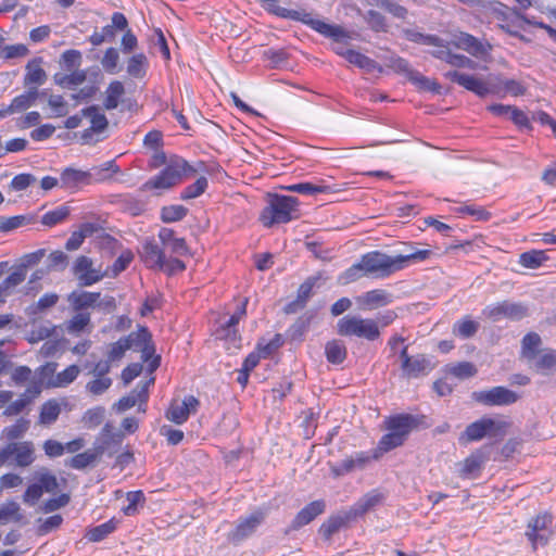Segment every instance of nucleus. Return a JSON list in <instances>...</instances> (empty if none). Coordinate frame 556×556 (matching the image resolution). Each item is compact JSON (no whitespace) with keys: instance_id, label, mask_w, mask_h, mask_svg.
Segmentation results:
<instances>
[{"instance_id":"f257e3e1","label":"nucleus","mask_w":556,"mask_h":556,"mask_svg":"<svg viewBox=\"0 0 556 556\" xmlns=\"http://www.w3.org/2000/svg\"><path fill=\"white\" fill-rule=\"evenodd\" d=\"M431 250H415L408 254L391 256L380 251L368 252L361 257L366 276L377 278L389 277L391 274L404 269L409 263L428 260Z\"/></svg>"},{"instance_id":"f03ea898","label":"nucleus","mask_w":556,"mask_h":556,"mask_svg":"<svg viewBox=\"0 0 556 556\" xmlns=\"http://www.w3.org/2000/svg\"><path fill=\"white\" fill-rule=\"evenodd\" d=\"M421 419L410 414H399L386 419L388 433L381 437L378 450L387 453L401 446L407 439L410 431L419 426Z\"/></svg>"},{"instance_id":"7ed1b4c3","label":"nucleus","mask_w":556,"mask_h":556,"mask_svg":"<svg viewBox=\"0 0 556 556\" xmlns=\"http://www.w3.org/2000/svg\"><path fill=\"white\" fill-rule=\"evenodd\" d=\"M298 205L299 200L295 197L269 195L268 205L261 213V220L265 227L289 223L298 217Z\"/></svg>"},{"instance_id":"20e7f679","label":"nucleus","mask_w":556,"mask_h":556,"mask_svg":"<svg viewBox=\"0 0 556 556\" xmlns=\"http://www.w3.org/2000/svg\"><path fill=\"white\" fill-rule=\"evenodd\" d=\"M264 8L267 12L275 14L276 16L302 22L323 36L338 37L343 33L339 25H331L324 21L313 18L312 15L306 12H300L280 7L279 0H269L265 3Z\"/></svg>"},{"instance_id":"39448f33","label":"nucleus","mask_w":556,"mask_h":556,"mask_svg":"<svg viewBox=\"0 0 556 556\" xmlns=\"http://www.w3.org/2000/svg\"><path fill=\"white\" fill-rule=\"evenodd\" d=\"M197 173L187 161L180 157L172 159L161 173L144 182L143 189H169L179 184L184 176H192Z\"/></svg>"},{"instance_id":"423d86ee","label":"nucleus","mask_w":556,"mask_h":556,"mask_svg":"<svg viewBox=\"0 0 556 556\" xmlns=\"http://www.w3.org/2000/svg\"><path fill=\"white\" fill-rule=\"evenodd\" d=\"M337 331L343 337H358L368 341H375L380 337L379 326L377 321L359 316L346 315L338 320Z\"/></svg>"},{"instance_id":"0eeeda50","label":"nucleus","mask_w":556,"mask_h":556,"mask_svg":"<svg viewBox=\"0 0 556 556\" xmlns=\"http://www.w3.org/2000/svg\"><path fill=\"white\" fill-rule=\"evenodd\" d=\"M10 459L17 467H28L35 459V445L31 441L9 442L0 448V464L5 465Z\"/></svg>"},{"instance_id":"6e6552de","label":"nucleus","mask_w":556,"mask_h":556,"mask_svg":"<svg viewBox=\"0 0 556 556\" xmlns=\"http://www.w3.org/2000/svg\"><path fill=\"white\" fill-rule=\"evenodd\" d=\"M471 399L484 406H507L519 400V394L506 387L497 386L488 390L475 391Z\"/></svg>"},{"instance_id":"1a4fd4ad","label":"nucleus","mask_w":556,"mask_h":556,"mask_svg":"<svg viewBox=\"0 0 556 556\" xmlns=\"http://www.w3.org/2000/svg\"><path fill=\"white\" fill-rule=\"evenodd\" d=\"M266 516V509H257L247 517L239 518L236 528L227 535L228 541L232 544L241 543L256 531Z\"/></svg>"},{"instance_id":"9d476101","label":"nucleus","mask_w":556,"mask_h":556,"mask_svg":"<svg viewBox=\"0 0 556 556\" xmlns=\"http://www.w3.org/2000/svg\"><path fill=\"white\" fill-rule=\"evenodd\" d=\"M72 274L80 288L90 287L101 281L105 276L101 268L94 267L93 261L86 255H80L75 260Z\"/></svg>"},{"instance_id":"9b49d317","label":"nucleus","mask_w":556,"mask_h":556,"mask_svg":"<svg viewBox=\"0 0 556 556\" xmlns=\"http://www.w3.org/2000/svg\"><path fill=\"white\" fill-rule=\"evenodd\" d=\"M482 315L493 321H497L502 317H506L511 320H520L528 316V308L521 303L503 301L493 305H488L482 311Z\"/></svg>"},{"instance_id":"f8f14e48","label":"nucleus","mask_w":556,"mask_h":556,"mask_svg":"<svg viewBox=\"0 0 556 556\" xmlns=\"http://www.w3.org/2000/svg\"><path fill=\"white\" fill-rule=\"evenodd\" d=\"M453 43L456 48L462 49L478 59H484L493 49L491 43L486 41L483 42L475 36L464 31L454 35Z\"/></svg>"},{"instance_id":"ddd939ff","label":"nucleus","mask_w":556,"mask_h":556,"mask_svg":"<svg viewBox=\"0 0 556 556\" xmlns=\"http://www.w3.org/2000/svg\"><path fill=\"white\" fill-rule=\"evenodd\" d=\"M505 424L497 422L492 418H481L475 422L468 425L463 433L460 440L466 438L467 442L479 441L486 434L496 435L504 428Z\"/></svg>"},{"instance_id":"4468645a","label":"nucleus","mask_w":556,"mask_h":556,"mask_svg":"<svg viewBox=\"0 0 556 556\" xmlns=\"http://www.w3.org/2000/svg\"><path fill=\"white\" fill-rule=\"evenodd\" d=\"M200 402L193 395L186 396L181 403L173 401L166 410L165 417L174 424L186 422L191 413H195Z\"/></svg>"},{"instance_id":"2eb2a0df","label":"nucleus","mask_w":556,"mask_h":556,"mask_svg":"<svg viewBox=\"0 0 556 556\" xmlns=\"http://www.w3.org/2000/svg\"><path fill=\"white\" fill-rule=\"evenodd\" d=\"M326 503L324 500L313 501L303 507L293 518L289 528L286 530L288 534L290 531H295L301 529L302 527L308 525L313 521L317 516L325 513Z\"/></svg>"},{"instance_id":"dca6fc26","label":"nucleus","mask_w":556,"mask_h":556,"mask_svg":"<svg viewBox=\"0 0 556 556\" xmlns=\"http://www.w3.org/2000/svg\"><path fill=\"white\" fill-rule=\"evenodd\" d=\"M551 523L552 516L548 514L539 515L529 522L526 535L532 542L534 549L538 544L545 545L548 542L549 534L546 529Z\"/></svg>"},{"instance_id":"f3484780","label":"nucleus","mask_w":556,"mask_h":556,"mask_svg":"<svg viewBox=\"0 0 556 556\" xmlns=\"http://www.w3.org/2000/svg\"><path fill=\"white\" fill-rule=\"evenodd\" d=\"M141 258L147 267L153 269H163L165 267L164 250L154 241L147 239L140 252Z\"/></svg>"},{"instance_id":"a211bd4d","label":"nucleus","mask_w":556,"mask_h":556,"mask_svg":"<svg viewBox=\"0 0 556 556\" xmlns=\"http://www.w3.org/2000/svg\"><path fill=\"white\" fill-rule=\"evenodd\" d=\"M383 500V494H381L377 490H372L366 493L353 506H351L348 509L350 513V518L356 520L357 518L364 516L365 514L380 505Z\"/></svg>"},{"instance_id":"6ab92c4d","label":"nucleus","mask_w":556,"mask_h":556,"mask_svg":"<svg viewBox=\"0 0 556 556\" xmlns=\"http://www.w3.org/2000/svg\"><path fill=\"white\" fill-rule=\"evenodd\" d=\"M109 450V442H100L94 446L93 450L85 451L84 453L76 454L73 456L66 465L74 469H85L96 462V459L103 455Z\"/></svg>"},{"instance_id":"aec40b11","label":"nucleus","mask_w":556,"mask_h":556,"mask_svg":"<svg viewBox=\"0 0 556 556\" xmlns=\"http://www.w3.org/2000/svg\"><path fill=\"white\" fill-rule=\"evenodd\" d=\"M159 239L165 249H169L172 253L184 256L189 254V248L184 238L175 237V231L170 228L163 227L159 231Z\"/></svg>"},{"instance_id":"412c9836","label":"nucleus","mask_w":556,"mask_h":556,"mask_svg":"<svg viewBox=\"0 0 556 556\" xmlns=\"http://www.w3.org/2000/svg\"><path fill=\"white\" fill-rule=\"evenodd\" d=\"M351 521L354 520L350 518L349 510L330 516L321 523L319 533L325 540H330L333 534L338 533L342 528H345Z\"/></svg>"},{"instance_id":"4be33fe9","label":"nucleus","mask_w":556,"mask_h":556,"mask_svg":"<svg viewBox=\"0 0 556 556\" xmlns=\"http://www.w3.org/2000/svg\"><path fill=\"white\" fill-rule=\"evenodd\" d=\"M358 304L365 309H376L392 302V295L382 289L365 292L357 298Z\"/></svg>"},{"instance_id":"5701e85b","label":"nucleus","mask_w":556,"mask_h":556,"mask_svg":"<svg viewBox=\"0 0 556 556\" xmlns=\"http://www.w3.org/2000/svg\"><path fill=\"white\" fill-rule=\"evenodd\" d=\"M98 298L99 292L75 290L68 294L67 302L75 312H83L87 308H94Z\"/></svg>"},{"instance_id":"b1692460","label":"nucleus","mask_w":556,"mask_h":556,"mask_svg":"<svg viewBox=\"0 0 556 556\" xmlns=\"http://www.w3.org/2000/svg\"><path fill=\"white\" fill-rule=\"evenodd\" d=\"M403 375L407 378H418L426 376L432 369L430 359L425 354L413 356L406 366H401Z\"/></svg>"},{"instance_id":"393cba45","label":"nucleus","mask_w":556,"mask_h":556,"mask_svg":"<svg viewBox=\"0 0 556 556\" xmlns=\"http://www.w3.org/2000/svg\"><path fill=\"white\" fill-rule=\"evenodd\" d=\"M60 181L62 188L74 190L90 185V175L86 170L67 167L62 172Z\"/></svg>"},{"instance_id":"a878e982","label":"nucleus","mask_w":556,"mask_h":556,"mask_svg":"<svg viewBox=\"0 0 556 556\" xmlns=\"http://www.w3.org/2000/svg\"><path fill=\"white\" fill-rule=\"evenodd\" d=\"M41 58H36L27 63L26 74L24 76L25 86H40L46 83L47 74L45 70L41 67Z\"/></svg>"},{"instance_id":"bb28decb","label":"nucleus","mask_w":556,"mask_h":556,"mask_svg":"<svg viewBox=\"0 0 556 556\" xmlns=\"http://www.w3.org/2000/svg\"><path fill=\"white\" fill-rule=\"evenodd\" d=\"M81 115L89 118L90 129L96 131L97 135L103 132L109 127L106 116L101 113L98 105H90L81 110Z\"/></svg>"},{"instance_id":"cd10ccee","label":"nucleus","mask_w":556,"mask_h":556,"mask_svg":"<svg viewBox=\"0 0 556 556\" xmlns=\"http://www.w3.org/2000/svg\"><path fill=\"white\" fill-rule=\"evenodd\" d=\"M403 34L404 37L412 42L446 48L445 41L437 35H427L410 28L404 29Z\"/></svg>"},{"instance_id":"c85d7f7f","label":"nucleus","mask_w":556,"mask_h":556,"mask_svg":"<svg viewBox=\"0 0 556 556\" xmlns=\"http://www.w3.org/2000/svg\"><path fill=\"white\" fill-rule=\"evenodd\" d=\"M119 168L114 161H108L99 166H93L86 170L90 175V184L101 182L110 179L113 174L118 173Z\"/></svg>"},{"instance_id":"c756f323","label":"nucleus","mask_w":556,"mask_h":556,"mask_svg":"<svg viewBox=\"0 0 556 556\" xmlns=\"http://www.w3.org/2000/svg\"><path fill=\"white\" fill-rule=\"evenodd\" d=\"M148 58L143 53H136L127 60V74L130 77L141 79L147 74Z\"/></svg>"},{"instance_id":"7c9ffc66","label":"nucleus","mask_w":556,"mask_h":556,"mask_svg":"<svg viewBox=\"0 0 556 556\" xmlns=\"http://www.w3.org/2000/svg\"><path fill=\"white\" fill-rule=\"evenodd\" d=\"M121 339L126 349L138 351L140 348L147 345L148 341H151V333L147 327H140L138 331H132Z\"/></svg>"},{"instance_id":"2f4dec72","label":"nucleus","mask_w":556,"mask_h":556,"mask_svg":"<svg viewBox=\"0 0 556 556\" xmlns=\"http://www.w3.org/2000/svg\"><path fill=\"white\" fill-rule=\"evenodd\" d=\"M105 93L106 97L103 102L105 110H114L118 106L119 99L125 93V87L122 81L113 80L109 84Z\"/></svg>"},{"instance_id":"473e14b6","label":"nucleus","mask_w":556,"mask_h":556,"mask_svg":"<svg viewBox=\"0 0 556 556\" xmlns=\"http://www.w3.org/2000/svg\"><path fill=\"white\" fill-rule=\"evenodd\" d=\"M313 318L314 314L311 312H306L300 316L288 329L290 339L293 341L301 340L303 334L308 330Z\"/></svg>"},{"instance_id":"72a5a7b5","label":"nucleus","mask_w":556,"mask_h":556,"mask_svg":"<svg viewBox=\"0 0 556 556\" xmlns=\"http://www.w3.org/2000/svg\"><path fill=\"white\" fill-rule=\"evenodd\" d=\"M548 260L549 257L547 256L545 251L531 250L520 254L519 263L526 268L535 269L539 268Z\"/></svg>"},{"instance_id":"f704fd0d","label":"nucleus","mask_w":556,"mask_h":556,"mask_svg":"<svg viewBox=\"0 0 556 556\" xmlns=\"http://www.w3.org/2000/svg\"><path fill=\"white\" fill-rule=\"evenodd\" d=\"M484 462L485 457L482 453L477 452L471 454L463 462L459 470L460 476L466 478L473 476L481 470Z\"/></svg>"},{"instance_id":"c9c22d12","label":"nucleus","mask_w":556,"mask_h":556,"mask_svg":"<svg viewBox=\"0 0 556 556\" xmlns=\"http://www.w3.org/2000/svg\"><path fill=\"white\" fill-rule=\"evenodd\" d=\"M445 371L451 376L464 380L476 376L477 367L470 362H460L457 364H448Z\"/></svg>"},{"instance_id":"e433bc0d","label":"nucleus","mask_w":556,"mask_h":556,"mask_svg":"<svg viewBox=\"0 0 556 556\" xmlns=\"http://www.w3.org/2000/svg\"><path fill=\"white\" fill-rule=\"evenodd\" d=\"M117 522L111 519L99 526L90 528L86 533V539L90 542H100L104 540L109 534L115 531Z\"/></svg>"},{"instance_id":"4c0bfd02","label":"nucleus","mask_w":556,"mask_h":556,"mask_svg":"<svg viewBox=\"0 0 556 556\" xmlns=\"http://www.w3.org/2000/svg\"><path fill=\"white\" fill-rule=\"evenodd\" d=\"M29 425L30 421L28 419L20 418L14 425L5 427L2 430V438L9 442H15V440L24 437L29 429Z\"/></svg>"},{"instance_id":"58836bf2","label":"nucleus","mask_w":556,"mask_h":556,"mask_svg":"<svg viewBox=\"0 0 556 556\" xmlns=\"http://www.w3.org/2000/svg\"><path fill=\"white\" fill-rule=\"evenodd\" d=\"M326 358L331 364H341L346 357L345 345L338 341H329L325 346Z\"/></svg>"},{"instance_id":"ea45409f","label":"nucleus","mask_w":556,"mask_h":556,"mask_svg":"<svg viewBox=\"0 0 556 556\" xmlns=\"http://www.w3.org/2000/svg\"><path fill=\"white\" fill-rule=\"evenodd\" d=\"M35 479L42 492L54 493L59 489V481L56 477L48 469L42 468L36 472Z\"/></svg>"},{"instance_id":"a19ab883","label":"nucleus","mask_w":556,"mask_h":556,"mask_svg":"<svg viewBox=\"0 0 556 556\" xmlns=\"http://www.w3.org/2000/svg\"><path fill=\"white\" fill-rule=\"evenodd\" d=\"M54 83L63 88H71L78 86L86 80L85 71H75L71 74L58 73L54 75Z\"/></svg>"},{"instance_id":"79ce46f5","label":"nucleus","mask_w":556,"mask_h":556,"mask_svg":"<svg viewBox=\"0 0 556 556\" xmlns=\"http://www.w3.org/2000/svg\"><path fill=\"white\" fill-rule=\"evenodd\" d=\"M61 413V407L55 400H50L42 404L39 415V421L42 425L53 424Z\"/></svg>"},{"instance_id":"37998d69","label":"nucleus","mask_w":556,"mask_h":556,"mask_svg":"<svg viewBox=\"0 0 556 556\" xmlns=\"http://www.w3.org/2000/svg\"><path fill=\"white\" fill-rule=\"evenodd\" d=\"M540 345L541 337L538 333H527L521 341L522 355L528 359L534 358L536 356Z\"/></svg>"},{"instance_id":"c03bdc74","label":"nucleus","mask_w":556,"mask_h":556,"mask_svg":"<svg viewBox=\"0 0 556 556\" xmlns=\"http://www.w3.org/2000/svg\"><path fill=\"white\" fill-rule=\"evenodd\" d=\"M462 87L476 93L479 97H485L491 92V88L484 80L468 74L466 75Z\"/></svg>"},{"instance_id":"a18cd8bd","label":"nucleus","mask_w":556,"mask_h":556,"mask_svg":"<svg viewBox=\"0 0 556 556\" xmlns=\"http://www.w3.org/2000/svg\"><path fill=\"white\" fill-rule=\"evenodd\" d=\"M188 208L184 205H167L161 208V219L163 223H175L185 218Z\"/></svg>"},{"instance_id":"49530a36","label":"nucleus","mask_w":556,"mask_h":556,"mask_svg":"<svg viewBox=\"0 0 556 556\" xmlns=\"http://www.w3.org/2000/svg\"><path fill=\"white\" fill-rule=\"evenodd\" d=\"M345 54V60L359 68L370 72L377 67V63L375 60L353 49L351 50V52H346Z\"/></svg>"},{"instance_id":"de8ad7c7","label":"nucleus","mask_w":556,"mask_h":556,"mask_svg":"<svg viewBox=\"0 0 556 556\" xmlns=\"http://www.w3.org/2000/svg\"><path fill=\"white\" fill-rule=\"evenodd\" d=\"M478 329L479 324L466 317L454 325L453 333L463 339H467L473 337Z\"/></svg>"},{"instance_id":"09e8293b","label":"nucleus","mask_w":556,"mask_h":556,"mask_svg":"<svg viewBox=\"0 0 556 556\" xmlns=\"http://www.w3.org/2000/svg\"><path fill=\"white\" fill-rule=\"evenodd\" d=\"M207 185L208 182L206 177H199L195 180V182L189 185L182 190V192L180 193V199L187 201L200 197L202 193L205 192Z\"/></svg>"},{"instance_id":"8fccbe9b","label":"nucleus","mask_w":556,"mask_h":556,"mask_svg":"<svg viewBox=\"0 0 556 556\" xmlns=\"http://www.w3.org/2000/svg\"><path fill=\"white\" fill-rule=\"evenodd\" d=\"M118 63H119V53H118L117 49H115L113 47L108 48L104 52L102 60H101V65H102L103 70L108 74H116L121 70L118 67Z\"/></svg>"},{"instance_id":"3c124183","label":"nucleus","mask_w":556,"mask_h":556,"mask_svg":"<svg viewBox=\"0 0 556 556\" xmlns=\"http://www.w3.org/2000/svg\"><path fill=\"white\" fill-rule=\"evenodd\" d=\"M287 190L291 192H296L301 194H316V193H327L330 190L329 186L325 185H315L312 182H300L286 187Z\"/></svg>"},{"instance_id":"603ef678","label":"nucleus","mask_w":556,"mask_h":556,"mask_svg":"<svg viewBox=\"0 0 556 556\" xmlns=\"http://www.w3.org/2000/svg\"><path fill=\"white\" fill-rule=\"evenodd\" d=\"M375 4L388 13H390L392 16L404 20L406 18L408 11L405 7L401 5L394 0H374Z\"/></svg>"},{"instance_id":"864d4df0","label":"nucleus","mask_w":556,"mask_h":556,"mask_svg":"<svg viewBox=\"0 0 556 556\" xmlns=\"http://www.w3.org/2000/svg\"><path fill=\"white\" fill-rule=\"evenodd\" d=\"M20 505L14 501H9L0 507V521L5 522L12 519L15 522H20L23 519V515L20 513Z\"/></svg>"},{"instance_id":"5fc2aeb1","label":"nucleus","mask_w":556,"mask_h":556,"mask_svg":"<svg viewBox=\"0 0 556 556\" xmlns=\"http://www.w3.org/2000/svg\"><path fill=\"white\" fill-rule=\"evenodd\" d=\"M68 264V256L60 250L53 251L48 255L47 270L62 271Z\"/></svg>"},{"instance_id":"6e6d98bb","label":"nucleus","mask_w":556,"mask_h":556,"mask_svg":"<svg viewBox=\"0 0 556 556\" xmlns=\"http://www.w3.org/2000/svg\"><path fill=\"white\" fill-rule=\"evenodd\" d=\"M70 214V208L65 205L59 206L53 211L47 212L42 218L41 223L45 226H55L60 223H62Z\"/></svg>"},{"instance_id":"4d7b16f0","label":"nucleus","mask_w":556,"mask_h":556,"mask_svg":"<svg viewBox=\"0 0 556 556\" xmlns=\"http://www.w3.org/2000/svg\"><path fill=\"white\" fill-rule=\"evenodd\" d=\"M128 505L123 508L126 516H134L138 513V506L143 505L146 497L142 491H130L126 494Z\"/></svg>"},{"instance_id":"13d9d810","label":"nucleus","mask_w":556,"mask_h":556,"mask_svg":"<svg viewBox=\"0 0 556 556\" xmlns=\"http://www.w3.org/2000/svg\"><path fill=\"white\" fill-rule=\"evenodd\" d=\"M283 344L282 336L277 333L275 337L268 341L265 342V340H260L256 345V350H258L260 353H262L263 358L269 357L271 354H274L280 346Z\"/></svg>"},{"instance_id":"bf43d9fd","label":"nucleus","mask_w":556,"mask_h":556,"mask_svg":"<svg viewBox=\"0 0 556 556\" xmlns=\"http://www.w3.org/2000/svg\"><path fill=\"white\" fill-rule=\"evenodd\" d=\"M412 83L416 85L420 90L431 91L438 94L441 93V85L437 80L430 79L419 72L414 74Z\"/></svg>"},{"instance_id":"052dcab7","label":"nucleus","mask_w":556,"mask_h":556,"mask_svg":"<svg viewBox=\"0 0 556 556\" xmlns=\"http://www.w3.org/2000/svg\"><path fill=\"white\" fill-rule=\"evenodd\" d=\"M458 214H468L473 217L475 220L486 222L491 218V213L481 206L476 205H463L455 208Z\"/></svg>"},{"instance_id":"680f3d73","label":"nucleus","mask_w":556,"mask_h":556,"mask_svg":"<svg viewBox=\"0 0 556 556\" xmlns=\"http://www.w3.org/2000/svg\"><path fill=\"white\" fill-rule=\"evenodd\" d=\"M390 67L399 73L405 75L409 81L413 80L414 74H416L418 71H415L410 67L407 60L401 58V56H394L390 59Z\"/></svg>"},{"instance_id":"e2e57ef3","label":"nucleus","mask_w":556,"mask_h":556,"mask_svg":"<svg viewBox=\"0 0 556 556\" xmlns=\"http://www.w3.org/2000/svg\"><path fill=\"white\" fill-rule=\"evenodd\" d=\"M46 254V249H39L35 252L27 253L20 258L18 266L26 271L28 268L38 265Z\"/></svg>"},{"instance_id":"0e129e2a","label":"nucleus","mask_w":556,"mask_h":556,"mask_svg":"<svg viewBox=\"0 0 556 556\" xmlns=\"http://www.w3.org/2000/svg\"><path fill=\"white\" fill-rule=\"evenodd\" d=\"M112 386V379L109 377H97L86 384V390L92 395L103 394Z\"/></svg>"},{"instance_id":"69168bd1","label":"nucleus","mask_w":556,"mask_h":556,"mask_svg":"<svg viewBox=\"0 0 556 556\" xmlns=\"http://www.w3.org/2000/svg\"><path fill=\"white\" fill-rule=\"evenodd\" d=\"M321 276H311L308 277L298 289V295L301 301H303L305 304L307 303L308 299L313 294V288L317 286L318 281L320 280Z\"/></svg>"},{"instance_id":"338daca9","label":"nucleus","mask_w":556,"mask_h":556,"mask_svg":"<svg viewBox=\"0 0 556 556\" xmlns=\"http://www.w3.org/2000/svg\"><path fill=\"white\" fill-rule=\"evenodd\" d=\"M30 218L24 215H16L12 217H0V231L7 232L16 229L27 223Z\"/></svg>"},{"instance_id":"774afa93","label":"nucleus","mask_w":556,"mask_h":556,"mask_svg":"<svg viewBox=\"0 0 556 556\" xmlns=\"http://www.w3.org/2000/svg\"><path fill=\"white\" fill-rule=\"evenodd\" d=\"M103 419H104V408L101 406L88 409L83 417V421L89 428L98 427L99 425H101Z\"/></svg>"}]
</instances>
